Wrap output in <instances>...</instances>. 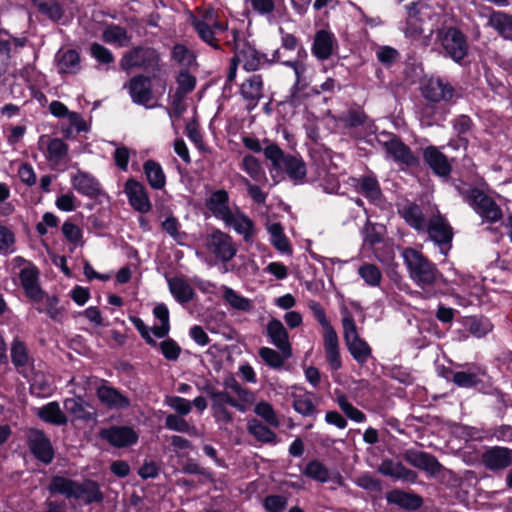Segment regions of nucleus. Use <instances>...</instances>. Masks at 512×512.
Segmentation results:
<instances>
[{
  "mask_svg": "<svg viewBox=\"0 0 512 512\" xmlns=\"http://www.w3.org/2000/svg\"><path fill=\"white\" fill-rule=\"evenodd\" d=\"M119 65L125 72L137 68L151 73L158 86L162 88L160 95L165 93L167 78L162 73L161 55L157 49L143 45L135 46L123 54Z\"/></svg>",
  "mask_w": 512,
  "mask_h": 512,
  "instance_id": "f257e3e1",
  "label": "nucleus"
},
{
  "mask_svg": "<svg viewBox=\"0 0 512 512\" xmlns=\"http://www.w3.org/2000/svg\"><path fill=\"white\" fill-rule=\"evenodd\" d=\"M264 155L276 171L287 174L295 184L305 181L307 168L301 157L286 154L277 144L269 143L264 148Z\"/></svg>",
  "mask_w": 512,
  "mask_h": 512,
  "instance_id": "f03ea898",
  "label": "nucleus"
},
{
  "mask_svg": "<svg viewBox=\"0 0 512 512\" xmlns=\"http://www.w3.org/2000/svg\"><path fill=\"white\" fill-rule=\"evenodd\" d=\"M404 263L408 269L409 277L421 289L431 288L439 275L435 264L430 262L419 251L406 248L402 253Z\"/></svg>",
  "mask_w": 512,
  "mask_h": 512,
  "instance_id": "7ed1b4c3",
  "label": "nucleus"
},
{
  "mask_svg": "<svg viewBox=\"0 0 512 512\" xmlns=\"http://www.w3.org/2000/svg\"><path fill=\"white\" fill-rule=\"evenodd\" d=\"M308 306L313 312L316 320L323 328V346L326 360L330 368L334 371H337L342 367L338 335L328 321L325 311L320 303L316 301H310Z\"/></svg>",
  "mask_w": 512,
  "mask_h": 512,
  "instance_id": "20e7f679",
  "label": "nucleus"
},
{
  "mask_svg": "<svg viewBox=\"0 0 512 512\" xmlns=\"http://www.w3.org/2000/svg\"><path fill=\"white\" fill-rule=\"evenodd\" d=\"M153 75L138 73L131 77L125 84L128 94L133 103L142 105L145 108L157 107V100L162 90L153 89ZM160 89H162L159 86Z\"/></svg>",
  "mask_w": 512,
  "mask_h": 512,
  "instance_id": "39448f33",
  "label": "nucleus"
},
{
  "mask_svg": "<svg viewBox=\"0 0 512 512\" xmlns=\"http://www.w3.org/2000/svg\"><path fill=\"white\" fill-rule=\"evenodd\" d=\"M464 200L474 209V211L489 223H496L503 217L500 206L487 194L478 188L467 190L464 194Z\"/></svg>",
  "mask_w": 512,
  "mask_h": 512,
  "instance_id": "423d86ee",
  "label": "nucleus"
},
{
  "mask_svg": "<svg viewBox=\"0 0 512 512\" xmlns=\"http://www.w3.org/2000/svg\"><path fill=\"white\" fill-rule=\"evenodd\" d=\"M343 337L348 351L359 364H364L372 355L368 343L359 337L355 321L351 314L347 313L342 319Z\"/></svg>",
  "mask_w": 512,
  "mask_h": 512,
  "instance_id": "0eeeda50",
  "label": "nucleus"
},
{
  "mask_svg": "<svg viewBox=\"0 0 512 512\" xmlns=\"http://www.w3.org/2000/svg\"><path fill=\"white\" fill-rule=\"evenodd\" d=\"M437 41L440 42L447 56L456 62L464 59L468 53L466 36L454 27L437 30Z\"/></svg>",
  "mask_w": 512,
  "mask_h": 512,
  "instance_id": "6e6552de",
  "label": "nucleus"
},
{
  "mask_svg": "<svg viewBox=\"0 0 512 512\" xmlns=\"http://www.w3.org/2000/svg\"><path fill=\"white\" fill-rule=\"evenodd\" d=\"M192 25L199 37L214 49H220L221 34L226 32L227 25L214 19L212 10L206 11L202 19L194 18Z\"/></svg>",
  "mask_w": 512,
  "mask_h": 512,
  "instance_id": "1a4fd4ad",
  "label": "nucleus"
},
{
  "mask_svg": "<svg viewBox=\"0 0 512 512\" xmlns=\"http://www.w3.org/2000/svg\"><path fill=\"white\" fill-rule=\"evenodd\" d=\"M37 145L52 169H57L67 163L69 147L62 139L41 135Z\"/></svg>",
  "mask_w": 512,
  "mask_h": 512,
  "instance_id": "9d476101",
  "label": "nucleus"
},
{
  "mask_svg": "<svg viewBox=\"0 0 512 512\" xmlns=\"http://www.w3.org/2000/svg\"><path fill=\"white\" fill-rule=\"evenodd\" d=\"M232 37L234 43V58L239 63L243 64V68L246 71H256L260 69L268 59L264 54L258 52L255 47L250 45L248 42L238 41V31L232 30Z\"/></svg>",
  "mask_w": 512,
  "mask_h": 512,
  "instance_id": "9b49d317",
  "label": "nucleus"
},
{
  "mask_svg": "<svg viewBox=\"0 0 512 512\" xmlns=\"http://www.w3.org/2000/svg\"><path fill=\"white\" fill-rule=\"evenodd\" d=\"M425 232L429 239L439 246L442 254L446 255L451 248L453 229L448 221L437 213L428 220Z\"/></svg>",
  "mask_w": 512,
  "mask_h": 512,
  "instance_id": "f8f14e48",
  "label": "nucleus"
},
{
  "mask_svg": "<svg viewBox=\"0 0 512 512\" xmlns=\"http://www.w3.org/2000/svg\"><path fill=\"white\" fill-rule=\"evenodd\" d=\"M206 247L222 262L232 260L237 252V247L232 237L220 230H214L206 237Z\"/></svg>",
  "mask_w": 512,
  "mask_h": 512,
  "instance_id": "ddd939ff",
  "label": "nucleus"
},
{
  "mask_svg": "<svg viewBox=\"0 0 512 512\" xmlns=\"http://www.w3.org/2000/svg\"><path fill=\"white\" fill-rule=\"evenodd\" d=\"M480 461L487 470L501 472L512 465V449L503 446L488 447L482 452Z\"/></svg>",
  "mask_w": 512,
  "mask_h": 512,
  "instance_id": "4468645a",
  "label": "nucleus"
},
{
  "mask_svg": "<svg viewBox=\"0 0 512 512\" xmlns=\"http://www.w3.org/2000/svg\"><path fill=\"white\" fill-rule=\"evenodd\" d=\"M27 443L33 456L44 464H50L54 458V450L50 439L39 429L31 428L27 432Z\"/></svg>",
  "mask_w": 512,
  "mask_h": 512,
  "instance_id": "2eb2a0df",
  "label": "nucleus"
},
{
  "mask_svg": "<svg viewBox=\"0 0 512 512\" xmlns=\"http://www.w3.org/2000/svg\"><path fill=\"white\" fill-rule=\"evenodd\" d=\"M382 145L387 156L392 158L395 162L408 167L418 165L419 159L399 137L389 135L388 139L382 142Z\"/></svg>",
  "mask_w": 512,
  "mask_h": 512,
  "instance_id": "dca6fc26",
  "label": "nucleus"
},
{
  "mask_svg": "<svg viewBox=\"0 0 512 512\" xmlns=\"http://www.w3.org/2000/svg\"><path fill=\"white\" fill-rule=\"evenodd\" d=\"M402 456L410 465L423 470L432 476L439 474L443 470V466L437 458L427 452L416 449H407L403 452Z\"/></svg>",
  "mask_w": 512,
  "mask_h": 512,
  "instance_id": "f3484780",
  "label": "nucleus"
},
{
  "mask_svg": "<svg viewBox=\"0 0 512 512\" xmlns=\"http://www.w3.org/2000/svg\"><path fill=\"white\" fill-rule=\"evenodd\" d=\"M422 94L430 102H449L455 96V89L449 82L431 77L423 85Z\"/></svg>",
  "mask_w": 512,
  "mask_h": 512,
  "instance_id": "a211bd4d",
  "label": "nucleus"
},
{
  "mask_svg": "<svg viewBox=\"0 0 512 512\" xmlns=\"http://www.w3.org/2000/svg\"><path fill=\"white\" fill-rule=\"evenodd\" d=\"M240 95L248 111L253 110L264 97V81L260 74L247 77L240 86Z\"/></svg>",
  "mask_w": 512,
  "mask_h": 512,
  "instance_id": "6ab92c4d",
  "label": "nucleus"
},
{
  "mask_svg": "<svg viewBox=\"0 0 512 512\" xmlns=\"http://www.w3.org/2000/svg\"><path fill=\"white\" fill-rule=\"evenodd\" d=\"M124 192L127 195L130 205L136 211L147 213L151 210V201L145 186L141 182L133 178L128 179L124 186Z\"/></svg>",
  "mask_w": 512,
  "mask_h": 512,
  "instance_id": "aec40b11",
  "label": "nucleus"
},
{
  "mask_svg": "<svg viewBox=\"0 0 512 512\" xmlns=\"http://www.w3.org/2000/svg\"><path fill=\"white\" fill-rule=\"evenodd\" d=\"M378 472L383 476L412 484L418 478V474L414 470L407 468L402 462L394 461L390 458L382 460L378 466Z\"/></svg>",
  "mask_w": 512,
  "mask_h": 512,
  "instance_id": "412c9836",
  "label": "nucleus"
},
{
  "mask_svg": "<svg viewBox=\"0 0 512 512\" xmlns=\"http://www.w3.org/2000/svg\"><path fill=\"white\" fill-rule=\"evenodd\" d=\"M229 194L224 189L213 191L205 200L206 208L212 215L222 221H228L233 212L229 207Z\"/></svg>",
  "mask_w": 512,
  "mask_h": 512,
  "instance_id": "4be33fe9",
  "label": "nucleus"
},
{
  "mask_svg": "<svg viewBox=\"0 0 512 512\" xmlns=\"http://www.w3.org/2000/svg\"><path fill=\"white\" fill-rule=\"evenodd\" d=\"M21 285L25 295L33 302H40L44 299V291L39 285V272L36 267H26L19 274Z\"/></svg>",
  "mask_w": 512,
  "mask_h": 512,
  "instance_id": "5701e85b",
  "label": "nucleus"
},
{
  "mask_svg": "<svg viewBox=\"0 0 512 512\" xmlns=\"http://www.w3.org/2000/svg\"><path fill=\"white\" fill-rule=\"evenodd\" d=\"M72 499L82 501L85 505H90L92 503H102L104 494L96 481L85 479L77 481Z\"/></svg>",
  "mask_w": 512,
  "mask_h": 512,
  "instance_id": "b1692460",
  "label": "nucleus"
},
{
  "mask_svg": "<svg viewBox=\"0 0 512 512\" xmlns=\"http://www.w3.org/2000/svg\"><path fill=\"white\" fill-rule=\"evenodd\" d=\"M101 437L107 440L115 447H125L137 442L138 436L135 431L126 426H116L104 429L100 433Z\"/></svg>",
  "mask_w": 512,
  "mask_h": 512,
  "instance_id": "393cba45",
  "label": "nucleus"
},
{
  "mask_svg": "<svg viewBox=\"0 0 512 512\" xmlns=\"http://www.w3.org/2000/svg\"><path fill=\"white\" fill-rule=\"evenodd\" d=\"M267 334L271 343L276 346L284 356L291 357L292 349L288 332L280 320L272 319L269 321L267 324Z\"/></svg>",
  "mask_w": 512,
  "mask_h": 512,
  "instance_id": "a878e982",
  "label": "nucleus"
},
{
  "mask_svg": "<svg viewBox=\"0 0 512 512\" xmlns=\"http://www.w3.org/2000/svg\"><path fill=\"white\" fill-rule=\"evenodd\" d=\"M96 394L101 404L109 409H126L130 406L129 398L112 386L103 384L97 388Z\"/></svg>",
  "mask_w": 512,
  "mask_h": 512,
  "instance_id": "bb28decb",
  "label": "nucleus"
},
{
  "mask_svg": "<svg viewBox=\"0 0 512 512\" xmlns=\"http://www.w3.org/2000/svg\"><path fill=\"white\" fill-rule=\"evenodd\" d=\"M423 159L436 175L447 177L451 173L452 167L447 157L435 146L425 148Z\"/></svg>",
  "mask_w": 512,
  "mask_h": 512,
  "instance_id": "cd10ccee",
  "label": "nucleus"
},
{
  "mask_svg": "<svg viewBox=\"0 0 512 512\" xmlns=\"http://www.w3.org/2000/svg\"><path fill=\"white\" fill-rule=\"evenodd\" d=\"M202 391L211 399V407L229 405L242 413L247 410V407L242 404L241 401L237 400L235 397H232L228 391L217 390L210 383H206L202 387Z\"/></svg>",
  "mask_w": 512,
  "mask_h": 512,
  "instance_id": "c85d7f7f",
  "label": "nucleus"
},
{
  "mask_svg": "<svg viewBox=\"0 0 512 512\" xmlns=\"http://www.w3.org/2000/svg\"><path fill=\"white\" fill-rule=\"evenodd\" d=\"M386 500L389 504L396 505L408 511L418 510L423 505V499L420 495L400 489H393L388 492L386 494Z\"/></svg>",
  "mask_w": 512,
  "mask_h": 512,
  "instance_id": "c756f323",
  "label": "nucleus"
},
{
  "mask_svg": "<svg viewBox=\"0 0 512 512\" xmlns=\"http://www.w3.org/2000/svg\"><path fill=\"white\" fill-rule=\"evenodd\" d=\"M336 45L337 40L333 33L319 30L315 34L312 51L318 59L326 60L332 55Z\"/></svg>",
  "mask_w": 512,
  "mask_h": 512,
  "instance_id": "7c9ffc66",
  "label": "nucleus"
},
{
  "mask_svg": "<svg viewBox=\"0 0 512 512\" xmlns=\"http://www.w3.org/2000/svg\"><path fill=\"white\" fill-rule=\"evenodd\" d=\"M55 62L61 74H75L81 68L79 53L74 49H60L56 53Z\"/></svg>",
  "mask_w": 512,
  "mask_h": 512,
  "instance_id": "2f4dec72",
  "label": "nucleus"
},
{
  "mask_svg": "<svg viewBox=\"0 0 512 512\" xmlns=\"http://www.w3.org/2000/svg\"><path fill=\"white\" fill-rule=\"evenodd\" d=\"M73 188L82 195L94 198L101 193L98 180L86 172H78L72 178Z\"/></svg>",
  "mask_w": 512,
  "mask_h": 512,
  "instance_id": "473e14b6",
  "label": "nucleus"
},
{
  "mask_svg": "<svg viewBox=\"0 0 512 512\" xmlns=\"http://www.w3.org/2000/svg\"><path fill=\"white\" fill-rule=\"evenodd\" d=\"M64 409L75 419L89 421L95 416L92 408L81 397L67 398L64 400Z\"/></svg>",
  "mask_w": 512,
  "mask_h": 512,
  "instance_id": "72a5a7b5",
  "label": "nucleus"
},
{
  "mask_svg": "<svg viewBox=\"0 0 512 512\" xmlns=\"http://www.w3.org/2000/svg\"><path fill=\"white\" fill-rule=\"evenodd\" d=\"M168 286L171 294L180 304L190 302L195 296L192 286L181 277L169 278Z\"/></svg>",
  "mask_w": 512,
  "mask_h": 512,
  "instance_id": "f704fd0d",
  "label": "nucleus"
},
{
  "mask_svg": "<svg viewBox=\"0 0 512 512\" xmlns=\"http://www.w3.org/2000/svg\"><path fill=\"white\" fill-rule=\"evenodd\" d=\"M400 215L406 223L418 232H425L428 221L422 209L415 203H409L400 210Z\"/></svg>",
  "mask_w": 512,
  "mask_h": 512,
  "instance_id": "c9c22d12",
  "label": "nucleus"
},
{
  "mask_svg": "<svg viewBox=\"0 0 512 512\" xmlns=\"http://www.w3.org/2000/svg\"><path fill=\"white\" fill-rule=\"evenodd\" d=\"M143 170L149 185L156 190H161L166 185V176L161 165L154 160H147L143 164Z\"/></svg>",
  "mask_w": 512,
  "mask_h": 512,
  "instance_id": "e433bc0d",
  "label": "nucleus"
},
{
  "mask_svg": "<svg viewBox=\"0 0 512 512\" xmlns=\"http://www.w3.org/2000/svg\"><path fill=\"white\" fill-rule=\"evenodd\" d=\"M36 414L41 420L58 426L65 425L68 421L59 403L56 401L38 408Z\"/></svg>",
  "mask_w": 512,
  "mask_h": 512,
  "instance_id": "4c0bfd02",
  "label": "nucleus"
},
{
  "mask_svg": "<svg viewBox=\"0 0 512 512\" xmlns=\"http://www.w3.org/2000/svg\"><path fill=\"white\" fill-rule=\"evenodd\" d=\"M102 40L105 43L113 44L118 47H126L130 44L131 37L128 35L127 30L116 24L108 25L103 33Z\"/></svg>",
  "mask_w": 512,
  "mask_h": 512,
  "instance_id": "58836bf2",
  "label": "nucleus"
},
{
  "mask_svg": "<svg viewBox=\"0 0 512 512\" xmlns=\"http://www.w3.org/2000/svg\"><path fill=\"white\" fill-rule=\"evenodd\" d=\"M313 394L305 391L302 394H292V406L294 410L304 417H314L318 410L317 405L312 400Z\"/></svg>",
  "mask_w": 512,
  "mask_h": 512,
  "instance_id": "ea45409f",
  "label": "nucleus"
},
{
  "mask_svg": "<svg viewBox=\"0 0 512 512\" xmlns=\"http://www.w3.org/2000/svg\"><path fill=\"white\" fill-rule=\"evenodd\" d=\"M76 483V480L64 476L55 475L50 480V483L48 485V491L51 494H59L63 495L67 499H72Z\"/></svg>",
  "mask_w": 512,
  "mask_h": 512,
  "instance_id": "a19ab883",
  "label": "nucleus"
},
{
  "mask_svg": "<svg viewBox=\"0 0 512 512\" xmlns=\"http://www.w3.org/2000/svg\"><path fill=\"white\" fill-rule=\"evenodd\" d=\"M227 226H232L234 230L241 234L243 238L247 241L253 235V222L252 220L237 211L236 213H231L230 219L228 221H223Z\"/></svg>",
  "mask_w": 512,
  "mask_h": 512,
  "instance_id": "79ce46f5",
  "label": "nucleus"
},
{
  "mask_svg": "<svg viewBox=\"0 0 512 512\" xmlns=\"http://www.w3.org/2000/svg\"><path fill=\"white\" fill-rule=\"evenodd\" d=\"M488 24L505 39L512 40V16L503 12L490 15Z\"/></svg>",
  "mask_w": 512,
  "mask_h": 512,
  "instance_id": "37998d69",
  "label": "nucleus"
},
{
  "mask_svg": "<svg viewBox=\"0 0 512 512\" xmlns=\"http://www.w3.org/2000/svg\"><path fill=\"white\" fill-rule=\"evenodd\" d=\"M223 386L225 388L224 391L231 390L233 393L236 394V399L241 401V403L244 404L246 407L247 405H251L255 402L254 393L242 387L233 376H227L223 380Z\"/></svg>",
  "mask_w": 512,
  "mask_h": 512,
  "instance_id": "c03bdc74",
  "label": "nucleus"
},
{
  "mask_svg": "<svg viewBox=\"0 0 512 512\" xmlns=\"http://www.w3.org/2000/svg\"><path fill=\"white\" fill-rule=\"evenodd\" d=\"M247 430L259 442L276 443V434L257 419L248 421Z\"/></svg>",
  "mask_w": 512,
  "mask_h": 512,
  "instance_id": "a18cd8bd",
  "label": "nucleus"
},
{
  "mask_svg": "<svg viewBox=\"0 0 512 512\" xmlns=\"http://www.w3.org/2000/svg\"><path fill=\"white\" fill-rule=\"evenodd\" d=\"M153 315L161 322L160 326H154L151 331L158 338H164L170 331L169 310L164 303L157 304L153 309Z\"/></svg>",
  "mask_w": 512,
  "mask_h": 512,
  "instance_id": "49530a36",
  "label": "nucleus"
},
{
  "mask_svg": "<svg viewBox=\"0 0 512 512\" xmlns=\"http://www.w3.org/2000/svg\"><path fill=\"white\" fill-rule=\"evenodd\" d=\"M240 168L256 182L266 179L265 171L262 168L261 163L253 155L244 156L240 163Z\"/></svg>",
  "mask_w": 512,
  "mask_h": 512,
  "instance_id": "de8ad7c7",
  "label": "nucleus"
},
{
  "mask_svg": "<svg viewBox=\"0 0 512 512\" xmlns=\"http://www.w3.org/2000/svg\"><path fill=\"white\" fill-rule=\"evenodd\" d=\"M271 235V242L274 247L282 253L290 254L292 252L287 237L283 233V228L280 223H272L268 227Z\"/></svg>",
  "mask_w": 512,
  "mask_h": 512,
  "instance_id": "09e8293b",
  "label": "nucleus"
},
{
  "mask_svg": "<svg viewBox=\"0 0 512 512\" xmlns=\"http://www.w3.org/2000/svg\"><path fill=\"white\" fill-rule=\"evenodd\" d=\"M223 297L225 301H227L229 305L236 310L248 312L253 308L251 300L239 295L232 288L225 287Z\"/></svg>",
  "mask_w": 512,
  "mask_h": 512,
  "instance_id": "8fccbe9b",
  "label": "nucleus"
},
{
  "mask_svg": "<svg viewBox=\"0 0 512 512\" xmlns=\"http://www.w3.org/2000/svg\"><path fill=\"white\" fill-rule=\"evenodd\" d=\"M38 10L53 21H57L63 16V9L56 0H32Z\"/></svg>",
  "mask_w": 512,
  "mask_h": 512,
  "instance_id": "3c124183",
  "label": "nucleus"
},
{
  "mask_svg": "<svg viewBox=\"0 0 512 512\" xmlns=\"http://www.w3.org/2000/svg\"><path fill=\"white\" fill-rule=\"evenodd\" d=\"M359 191L369 200L377 201L381 197V189L376 178L362 177L359 183Z\"/></svg>",
  "mask_w": 512,
  "mask_h": 512,
  "instance_id": "603ef678",
  "label": "nucleus"
},
{
  "mask_svg": "<svg viewBox=\"0 0 512 512\" xmlns=\"http://www.w3.org/2000/svg\"><path fill=\"white\" fill-rule=\"evenodd\" d=\"M304 474L321 483L327 482L330 478L329 470L318 460L310 461L305 467Z\"/></svg>",
  "mask_w": 512,
  "mask_h": 512,
  "instance_id": "864d4df0",
  "label": "nucleus"
},
{
  "mask_svg": "<svg viewBox=\"0 0 512 512\" xmlns=\"http://www.w3.org/2000/svg\"><path fill=\"white\" fill-rule=\"evenodd\" d=\"M165 426L172 431L197 435V429L195 426H191L184 418L175 414H169L166 416Z\"/></svg>",
  "mask_w": 512,
  "mask_h": 512,
  "instance_id": "5fc2aeb1",
  "label": "nucleus"
},
{
  "mask_svg": "<svg viewBox=\"0 0 512 512\" xmlns=\"http://www.w3.org/2000/svg\"><path fill=\"white\" fill-rule=\"evenodd\" d=\"M473 122L467 115H459L453 120V129L457 133L459 143L463 147H467L468 140L464 137L468 132L471 131Z\"/></svg>",
  "mask_w": 512,
  "mask_h": 512,
  "instance_id": "6e6d98bb",
  "label": "nucleus"
},
{
  "mask_svg": "<svg viewBox=\"0 0 512 512\" xmlns=\"http://www.w3.org/2000/svg\"><path fill=\"white\" fill-rule=\"evenodd\" d=\"M467 329L476 338H481L489 333L493 325L487 318H470L466 322Z\"/></svg>",
  "mask_w": 512,
  "mask_h": 512,
  "instance_id": "4d7b16f0",
  "label": "nucleus"
},
{
  "mask_svg": "<svg viewBox=\"0 0 512 512\" xmlns=\"http://www.w3.org/2000/svg\"><path fill=\"white\" fill-rule=\"evenodd\" d=\"M259 356L271 368L280 369L284 365V361L289 357L284 356L281 351L277 352L268 347L259 349Z\"/></svg>",
  "mask_w": 512,
  "mask_h": 512,
  "instance_id": "13d9d810",
  "label": "nucleus"
},
{
  "mask_svg": "<svg viewBox=\"0 0 512 512\" xmlns=\"http://www.w3.org/2000/svg\"><path fill=\"white\" fill-rule=\"evenodd\" d=\"M452 381L458 387L471 388L481 383L478 373L474 371H458L453 373Z\"/></svg>",
  "mask_w": 512,
  "mask_h": 512,
  "instance_id": "bf43d9fd",
  "label": "nucleus"
},
{
  "mask_svg": "<svg viewBox=\"0 0 512 512\" xmlns=\"http://www.w3.org/2000/svg\"><path fill=\"white\" fill-rule=\"evenodd\" d=\"M337 404L343 413L351 420L362 423L366 420V415L358 408L354 407L345 395L337 397Z\"/></svg>",
  "mask_w": 512,
  "mask_h": 512,
  "instance_id": "052dcab7",
  "label": "nucleus"
},
{
  "mask_svg": "<svg viewBox=\"0 0 512 512\" xmlns=\"http://www.w3.org/2000/svg\"><path fill=\"white\" fill-rule=\"evenodd\" d=\"M254 412L256 415L261 417L267 424L273 427H279L280 422L277 418V415L272 407V405L268 402L262 401L255 405Z\"/></svg>",
  "mask_w": 512,
  "mask_h": 512,
  "instance_id": "680f3d73",
  "label": "nucleus"
},
{
  "mask_svg": "<svg viewBox=\"0 0 512 512\" xmlns=\"http://www.w3.org/2000/svg\"><path fill=\"white\" fill-rule=\"evenodd\" d=\"M361 278L370 286H378L382 279L379 268L373 264H364L358 270Z\"/></svg>",
  "mask_w": 512,
  "mask_h": 512,
  "instance_id": "e2e57ef3",
  "label": "nucleus"
},
{
  "mask_svg": "<svg viewBox=\"0 0 512 512\" xmlns=\"http://www.w3.org/2000/svg\"><path fill=\"white\" fill-rule=\"evenodd\" d=\"M5 34L8 38H2V53L5 52L8 58H12L17 54L19 49L24 48L27 39L25 37H12L7 32H5Z\"/></svg>",
  "mask_w": 512,
  "mask_h": 512,
  "instance_id": "0e129e2a",
  "label": "nucleus"
},
{
  "mask_svg": "<svg viewBox=\"0 0 512 512\" xmlns=\"http://www.w3.org/2000/svg\"><path fill=\"white\" fill-rule=\"evenodd\" d=\"M89 51L91 56L102 65H109L115 61L113 53L108 48L97 42H94L90 45Z\"/></svg>",
  "mask_w": 512,
  "mask_h": 512,
  "instance_id": "69168bd1",
  "label": "nucleus"
},
{
  "mask_svg": "<svg viewBox=\"0 0 512 512\" xmlns=\"http://www.w3.org/2000/svg\"><path fill=\"white\" fill-rule=\"evenodd\" d=\"M157 347L160 348L164 358L169 361H176L181 353V347L171 338L158 343Z\"/></svg>",
  "mask_w": 512,
  "mask_h": 512,
  "instance_id": "338daca9",
  "label": "nucleus"
},
{
  "mask_svg": "<svg viewBox=\"0 0 512 512\" xmlns=\"http://www.w3.org/2000/svg\"><path fill=\"white\" fill-rule=\"evenodd\" d=\"M287 503V498L282 495H268L263 501V506L268 512H283Z\"/></svg>",
  "mask_w": 512,
  "mask_h": 512,
  "instance_id": "774afa93",
  "label": "nucleus"
}]
</instances>
